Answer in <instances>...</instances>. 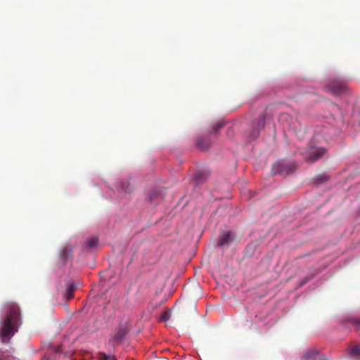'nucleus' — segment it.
<instances>
[{"instance_id":"obj_1","label":"nucleus","mask_w":360,"mask_h":360,"mask_svg":"<svg viewBox=\"0 0 360 360\" xmlns=\"http://www.w3.org/2000/svg\"><path fill=\"white\" fill-rule=\"evenodd\" d=\"M6 307L8 311L0 328V335L3 339L12 337L21 323L19 307L15 303H8Z\"/></svg>"},{"instance_id":"obj_5","label":"nucleus","mask_w":360,"mask_h":360,"mask_svg":"<svg viewBox=\"0 0 360 360\" xmlns=\"http://www.w3.org/2000/svg\"><path fill=\"white\" fill-rule=\"evenodd\" d=\"M272 169L274 174L288 175L295 169V167L292 164L284 165L283 162H278L274 165Z\"/></svg>"},{"instance_id":"obj_6","label":"nucleus","mask_w":360,"mask_h":360,"mask_svg":"<svg viewBox=\"0 0 360 360\" xmlns=\"http://www.w3.org/2000/svg\"><path fill=\"white\" fill-rule=\"evenodd\" d=\"M127 328L124 324L119 325L116 328L114 335L111 338V340L117 343L122 342L125 335H127Z\"/></svg>"},{"instance_id":"obj_7","label":"nucleus","mask_w":360,"mask_h":360,"mask_svg":"<svg viewBox=\"0 0 360 360\" xmlns=\"http://www.w3.org/2000/svg\"><path fill=\"white\" fill-rule=\"evenodd\" d=\"M302 360H321V359L319 352L309 349L304 354Z\"/></svg>"},{"instance_id":"obj_15","label":"nucleus","mask_w":360,"mask_h":360,"mask_svg":"<svg viewBox=\"0 0 360 360\" xmlns=\"http://www.w3.org/2000/svg\"><path fill=\"white\" fill-rule=\"evenodd\" d=\"M72 251L73 249L70 245H66L60 250V255L63 259H65L72 255Z\"/></svg>"},{"instance_id":"obj_16","label":"nucleus","mask_w":360,"mask_h":360,"mask_svg":"<svg viewBox=\"0 0 360 360\" xmlns=\"http://www.w3.org/2000/svg\"><path fill=\"white\" fill-rule=\"evenodd\" d=\"M224 127V124L222 123H217L214 126L213 130L214 132H217L219 130H220Z\"/></svg>"},{"instance_id":"obj_20","label":"nucleus","mask_w":360,"mask_h":360,"mask_svg":"<svg viewBox=\"0 0 360 360\" xmlns=\"http://www.w3.org/2000/svg\"><path fill=\"white\" fill-rule=\"evenodd\" d=\"M309 281V279L307 278H306L303 281H302L301 283V285L305 284L306 283H307Z\"/></svg>"},{"instance_id":"obj_3","label":"nucleus","mask_w":360,"mask_h":360,"mask_svg":"<svg viewBox=\"0 0 360 360\" xmlns=\"http://www.w3.org/2000/svg\"><path fill=\"white\" fill-rule=\"evenodd\" d=\"M265 126V115L261 114L257 118L255 121L252 122L250 124V129L249 132V136L252 139H257L262 129L264 128Z\"/></svg>"},{"instance_id":"obj_14","label":"nucleus","mask_w":360,"mask_h":360,"mask_svg":"<svg viewBox=\"0 0 360 360\" xmlns=\"http://www.w3.org/2000/svg\"><path fill=\"white\" fill-rule=\"evenodd\" d=\"M349 356L354 360H360V345L354 346L350 350Z\"/></svg>"},{"instance_id":"obj_17","label":"nucleus","mask_w":360,"mask_h":360,"mask_svg":"<svg viewBox=\"0 0 360 360\" xmlns=\"http://www.w3.org/2000/svg\"><path fill=\"white\" fill-rule=\"evenodd\" d=\"M110 356L105 354V353H100L99 354V359L100 360H108L110 359Z\"/></svg>"},{"instance_id":"obj_8","label":"nucleus","mask_w":360,"mask_h":360,"mask_svg":"<svg viewBox=\"0 0 360 360\" xmlns=\"http://www.w3.org/2000/svg\"><path fill=\"white\" fill-rule=\"evenodd\" d=\"M233 238L231 236V231L224 233L219 238L218 245L219 246H224L229 245L232 241Z\"/></svg>"},{"instance_id":"obj_9","label":"nucleus","mask_w":360,"mask_h":360,"mask_svg":"<svg viewBox=\"0 0 360 360\" xmlns=\"http://www.w3.org/2000/svg\"><path fill=\"white\" fill-rule=\"evenodd\" d=\"M117 189L125 193H130L132 191V188L127 180L120 181L117 184Z\"/></svg>"},{"instance_id":"obj_21","label":"nucleus","mask_w":360,"mask_h":360,"mask_svg":"<svg viewBox=\"0 0 360 360\" xmlns=\"http://www.w3.org/2000/svg\"><path fill=\"white\" fill-rule=\"evenodd\" d=\"M200 173H199V174H196V176H195V178H196L197 179H198L200 178Z\"/></svg>"},{"instance_id":"obj_19","label":"nucleus","mask_w":360,"mask_h":360,"mask_svg":"<svg viewBox=\"0 0 360 360\" xmlns=\"http://www.w3.org/2000/svg\"><path fill=\"white\" fill-rule=\"evenodd\" d=\"M326 181H327V178L325 176H319L317 178V181L319 183H322V182H324Z\"/></svg>"},{"instance_id":"obj_4","label":"nucleus","mask_w":360,"mask_h":360,"mask_svg":"<svg viewBox=\"0 0 360 360\" xmlns=\"http://www.w3.org/2000/svg\"><path fill=\"white\" fill-rule=\"evenodd\" d=\"M326 153L324 148L310 147L308 148L304 155L307 161L314 162L322 158Z\"/></svg>"},{"instance_id":"obj_2","label":"nucleus","mask_w":360,"mask_h":360,"mask_svg":"<svg viewBox=\"0 0 360 360\" xmlns=\"http://www.w3.org/2000/svg\"><path fill=\"white\" fill-rule=\"evenodd\" d=\"M347 85L345 80L334 79L328 82L326 90L334 95H339L346 91Z\"/></svg>"},{"instance_id":"obj_13","label":"nucleus","mask_w":360,"mask_h":360,"mask_svg":"<svg viewBox=\"0 0 360 360\" xmlns=\"http://www.w3.org/2000/svg\"><path fill=\"white\" fill-rule=\"evenodd\" d=\"M98 238L96 236L89 238L84 243V248H91L96 247L98 244Z\"/></svg>"},{"instance_id":"obj_11","label":"nucleus","mask_w":360,"mask_h":360,"mask_svg":"<svg viewBox=\"0 0 360 360\" xmlns=\"http://www.w3.org/2000/svg\"><path fill=\"white\" fill-rule=\"evenodd\" d=\"M345 321L357 330L360 328V317L348 316L345 318Z\"/></svg>"},{"instance_id":"obj_10","label":"nucleus","mask_w":360,"mask_h":360,"mask_svg":"<svg viewBox=\"0 0 360 360\" xmlns=\"http://www.w3.org/2000/svg\"><path fill=\"white\" fill-rule=\"evenodd\" d=\"M75 289L76 287L72 282H69L67 283V289L65 294V297L67 300H70L74 297V292Z\"/></svg>"},{"instance_id":"obj_18","label":"nucleus","mask_w":360,"mask_h":360,"mask_svg":"<svg viewBox=\"0 0 360 360\" xmlns=\"http://www.w3.org/2000/svg\"><path fill=\"white\" fill-rule=\"evenodd\" d=\"M170 317V314H168V312L167 311H165L162 314V319L165 321H167Z\"/></svg>"},{"instance_id":"obj_12","label":"nucleus","mask_w":360,"mask_h":360,"mask_svg":"<svg viewBox=\"0 0 360 360\" xmlns=\"http://www.w3.org/2000/svg\"><path fill=\"white\" fill-rule=\"evenodd\" d=\"M198 147L202 150H206L210 146V141L208 137H200L198 139Z\"/></svg>"}]
</instances>
